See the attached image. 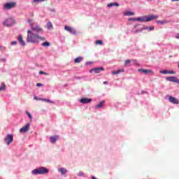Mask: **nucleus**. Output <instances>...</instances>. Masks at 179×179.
<instances>
[{"instance_id":"f257e3e1","label":"nucleus","mask_w":179,"mask_h":179,"mask_svg":"<svg viewBox=\"0 0 179 179\" xmlns=\"http://www.w3.org/2000/svg\"><path fill=\"white\" fill-rule=\"evenodd\" d=\"M36 30L29 29L27 31V43L38 44L40 41H45V37L40 36L38 34H34Z\"/></svg>"},{"instance_id":"f03ea898","label":"nucleus","mask_w":179,"mask_h":179,"mask_svg":"<svg viewBox=\"0 0 179 179\" xmlns=\"http://www.w3.org/2000/svg\"><path fill=\"white\" fill-rule=\"evenodd\" d=\"M27 22L28 23H29L31 30H35L36 33H43V29L40 27V26L38 25H37L36 27H34L33 25V23H31V20L28 19Z\"/></svg>"},{"instance_id":"7ed1b4c3","label":"nucleus","mask_w":179,"mask_h":179,"mask_svg":"<svg viewBox=\"0 0 179 179\" xmlns=\"http://www.w3.org/2000/svg\"><path fill=\"white\" fill-rule=\"evenodd\" d=\"M13 24H15V19L12 17L7 18L3 22V25L7 27H10Z\"/></svg>"},{"instance_id":"20e7f679","label":"nucleus","mask_w":179,"mask_h":179,"mask_svg":"<svg viewBox=\"0 0 179 179\" xmlns=\"http://www.w3.org/2000/svg\"><path fill=\"white\" fill-rule=\"evenodd\" d=\"M4 142L6 145H9L13 142V135L7 134V136L4 138Z\"/></svg>"},{"instance_id":"39448f33","label":"nucleus","mask_w":179,"mask_h":179,"mask_svg":"<svg viewBox=\"0 0 179 179\" xmlns=\"http://www.w3.org/2000/svg\"><path fill=\"white\" fill-rule=\"evenodd\" d=\"M30 129V123H27L25 126H24L22 128L20 129V132L21 134H26L27 131Z\"/></svg>"},{"instance_id":"423d86ee","label":"nucleus","mask_w":179,"mask_h":179,"mask_svg":"<svg viewBox=\"0 0 179 179\" xmlns=\"http://www.w3.org/2000/svg\"><path fill=\"white\" fill-rule=\"evenodd\" d=\"M169 82H173V83H178L179 85V79L176 76L167 77L166 78Z\"/></svg>"},{"instance_id":"0eeeda50","label":"nucleus","mask_w":179,"mask_h":179,"mask_svg":"<svg viewBox=\"0 0 179 179\" xmlns=\"http://www.w3.org/2000/svg\"><path fill=\"white\" fill-rule=\"evenodd\" d=\"M16 6V3L11 2V3H7L4 5L5 9H13Z\"/></svg>"},{"instance_id":"6e6552de","label":"nucleus","mask_w":179,"mask_h":179,"mask_svg":"<svg viewBox=\"0 0 179 179\" xmlns=\"http://www.w3.org/2000/svg\"><path fill=\"white\" fill-rule=\"evenodd\" d=\"M166 97H169V100L170 101V103H172L173 104H178L179 103V101L176 99V97L171 96H166Z\"/></svg>"},{"instance_id":"1a4fd4ad","label":"nucleus","mask_w":179,"mask_h":179,"mask_svg":"<svg viewBox=\"0 0 179 179\" xmlns=\"http://www.w3.org/2000/svg\"><path fill=\"white\" fill-rule=\"evenodd\" d=\"M64 30H66L69 33H71V34H76V31L71 27L65 26Z\"/></svg>"},{"instance_id":"9d476101","label":"nucleus","mask_w":179,"mask_h":179,"mask_svg":"<svg viewBox=\"0 0 179 179\" xmlns=\"http://www.w3.org/2000/svg\"><path fill=\"white\" fill-rule=\"evenodd\" d=\"M146 17V20L147 22H151V20H155L156 19H159V16L158 15H148L145 16Z\"/></svg>"},{"instance_id":"9b49d317","label":"nucleus","mask_w":179,"mask_h":179,"mask_svg":"<svg viewBox=\"0 0 179 179\" xmlns=\"http://www.w3.org/2000/svg\"><path fill=\"white\" fill-rule=\"evenodd\" d=\"M101 71H104V68L99 67V68L92 69L90 70V73H92L93 72H95V73H100Z\"/></svg>"},{"instance_id":"f8f14e48","label":"nucleus","mask_w":179,"mask_h":179,"mask_svg":"<svg viewBox=\"0 0 179 179\" xmlns=\"http://www.w3.org/2000/svg\"><path fill=\"white\" fill-rule=\"evenodd\" d=\"M138 72H141V73H153V71L150 69H138Z\"/></svg>"},{"instance_id":"ddd939ff","label":"nucleus","mask_w":179,"mask_h":179,"mask_svg":"<svg viewBox=\"0 0 179 179\" xmlns=\"http://www.w3.org/2000/svg\"><path fill=\"white\" fill-rule=\"evenodd\" d=\"M18 41L20 44H22L23 46L26 45V43L23 40V36L22 35L18 36Z\"/></svg>"},{"instance_id":"4468645a","label":"nucleus","mask_w":179,"mask_h":179,"mask_svg":"<svg viewBox=\"0 0 179 179\" xmlns=\"http://www.w3.org/2000/svg\"><path fill=\"white\" fill-rule=\"evenodd\" d=\"M80 101L83 104H87L88 103H90V101H92V99L84 98V99H81Z\"/></svg>"},{"instance_id":"2eb2a0df","label":"nucleus","mask_w":179,"mask_h":179,"mask_svg":"<svg viewBox=\"0 0 179 179\" xmlns=\"http://www.w3.org/2000/svg\"><path fill=\"white\" fill-rule=\"evenodd\" d=\"M59 138V136H50L51 143H55V142H57V139H58Z\"/></svg>"},{"instance_id":"dca6fc26","label":"nucleus","mask_w":179,"mask_h":179,"mask_svg":"<svg viewBox=\"0 0 179 179\" xmlns=\"http://www.w3.org/2000/svg\"><path fill=\"white\" fill-rule=\"evenodd\" d=\"M83 61V57H78L74 59L75 64H80Z\"/></svg>"},{"instance_id":"f3484780","label":"nucleus","mask_w":179,"mask_h":179,"mask_svg":"<svg viewBox=\"0 0 179 179\" xmlns=\"http://www.w3.org/2000/svg\"><path fill=\"white\" fill-rule=\"evenodd\" d=\"M156 22L158 24H166L167 23H170L168 20H157Z\"/></svg>"},{"instance_id":"a211bd4d","label":"nucleus","mask_w":179,"mask_h":179,"mask_svg":"<svg viewBox=\"0 0 179 179\" xmlns=\"http://www.w3.org/2000/svg\"><path fill=\"white\" fill-rule=\"evenodd\" d=\"M146 20V16L134 19V20H137L138 22H148Z\"/></svg>"},{"instance_id":"6ab92c4d","label":"nucleus","mask_w":179,"mask_h":179,"mask_svg":"<svg viewBox=\"0 0 179 179\" xmlns=\"http://www.w3.org/2000/svg\"><path fill=\"white\" fill-rule=\"evenodd\" d=\"M106 103V101H101V102H99L96 106V108H101V107H103V104Z\"/></svg>"},{"instance_id":"aec40b11","label":"nucleus","mask_w":179,"mask_h":179,"mask_svg":"<svg viewBox=\"0 0 179 179\" xmlns=\"http://www.w3.org/2000/svg\"><path fill=\"white\" fill-rule=\"evenodd\" d=\"M124 72V69H119L115 71H112V75H118L119 73H121Z\"/></svg>"},{"instance_id":"412c9836","label":"nucleus","mask_w":179,"mask_h":179,"mask_svg":"<svg viewBox=\"0 0 179 179\" xmlns=\"http://www.w3.org/2000/svg\"><path fill=\"white\" fill-rule=\"evenodd\" d=\"M42 47H50L51 43L48 41H45L41 43Z\"/></svg>"},{"instance_id":"4be33fe9","label":"nucleus","mask_w":179,"mask_h":179,"mask_svg":"<svg viewBox=\"0 0 179 179\" xmlns=\"http://www.w3.org/2000/svg\"><path fill=\"white\" fill-rule=\"evenodd\" d=\"M113 6H120V4L118 3H110L108 4V8H113Z\"/></svg>"},{"instance_id":"5701e85b","label":"nucleus","mask_w":179,"mask_h":179,"mask_svg":"<svg viewBox=\"0 0 179 179\" xmlns=\"http://www.w3.org/2000/svg\"><path fill=\"white\" fill-rule=\"evenodd\" d=\"M6 89V85H5V83H1V86L0 87V92H2Z\"/></svg>"},{"instance_id":"b1692460","label":"nucleus","mask_w":179,"mask_h":179,"mask_svg":"<svg viewBox=\"0 0 179 179\" xmlns=\"http://www.w3.org/2000/svg\"><path fill=\"white\" fill-rule=\"evenodd\" d=\"M41 101H46V103H49L50 104H52L54 103V101L47 99H41Z\"/></svg>"},{"instance_id":"393cba45","label":"nucleus","mask_w":179,"mask_h":179,"mask_svg":"<svg viewBox=\"0 0 179 179\" xmlns=\"http://www.w3.org/2000/svg\"><path fill=\"white\" fill-rule=\"evenodd\" d=\"M159 73H162L163 75L169 74V70H161L159 71Z\"/></svg>"},{"instance_id":"a878e982","label":"nucleus","mask_w":179,"mask_h":179,"mask_svg":"<svg viewBox=\"0 0 179 179\" xmlns=\"http://www.w3.org/2000/svg\"><path fill=\"white\" fill-rule=\"evenodd\" d=\"M125 15H126L127 16H134V15H135V13H132V12H131V11H128V12H127V13H125Z\"/></svg>"},{"instance_id":"bb28decb","label":"nucleus","mask_w":179,"mask_h":179,"mask_svg":"<svg viewBox=\"0 0 179 179\" xmlns=\"http://www.w3.org/2000/svg\"><path fill=\"white\" fill-rule=\"evenodd\" d=\"M47 27L48 29H52V23H51V22H49L47 23Z\"/></svg>"},{"instance_id":"cd10ccee","label":"nucleus","mask_w":179,"mask_h":179,"mask_svg":"<svg viewBox=\"0 0 179 179\" xmlns=\"http://www.w3.org/2000/svg\"><path fill=\"white\" fill-rule=\"evenodd\" d=\"M95 44L101 45H103V41H101V40L96 41Z\"/></svg>"},{"instance_id":"c85d7f7f","label":"nucleus","mask_w":179,"mask_h":179,"mask_svg":"<svg viewBox=\"0 0 179 179\" xmlns=\"http://www.w3.org/2000/svg\"><path fill=\"white\" fill-rule=\"evenodd\" d=\"M45 0H34L33 2L34 3H38V2H44Z\"/></svg>"},{"instance_id":"c756f323","label":"nucleus","mask_w":179,"mask_h":179,"mask_svg":"<svg viewBox=\"0 0 179 179\" xmlns=\"http://www.w3.org/2000/svg\"><path fill=\"white\" fill-rule=\"evenodd\" d=\"M39 75H45L46 76H48V73H45L44 71H39Z\"/></svg>"},{"instance_id":"7c9ffc66","label":"nucleus","mask_w":179,"mask_h":179,"mask_svg":"<svg viewBox=\"0 0 179 179\" xmlns=\"http://www.w3.org/2000/svg\"><path fill=\"white\" fill-rule=\"evenodd\" d=\"M27 115H28V117L30 118L31 121V120H33V117L31 116V115L30 114V113L29 112H26Z\"/></svg>"},{"instance_id":"2f4dec72","label":"nucleus","mask_w":179,"mask_h":179,"mask_svg":"<svg viewBox=\"0 0 179 179\" xmlns=\"http://www.w3.org/2000/svg\"><path fill=\"white\" fill-rule=\"evenodd\" d=\"M168 74H169V75H174V74H176V71H169L168 70Z\"/></svg>"},{"instance_id":"473e14b6","label":"nucleus","mask_w":179,"mask_h":179,"mask_svg":"<svg viewBox=\"0 0 179 179\" xmlns=\"http://www.w3.org/2000/svg\"><path fill=\"white\" fill-rule=\"evenodd\" d=\"M147 29H149V30H150V31H152V30H155V27H153V26L148 27H147Z\"/></svg>"},{"instance_id":"72a5a7b5","label":"nucleus","mask_w":179,"mask_h":179,"mask_svg":"<svg viewBox=\"0 0 179 179\" xmlns=\"http://www.w3.org/2000/svg\"><path fill=\"white\" fill-rule=\"evenodd\" d=\"M124 64L126 66L128 65V64H131V60L130 59L126 60Z\"/></svg>"},{"instance_id":"f704fd0d","label":"nucleus","mask_w":179,"mask_h":179,"mask_svg":"<svg viewBox=\"0 0 179 179\" xmlns=\"http://www.w3.org/2000/svg\"><path fill=\"white\" fill-rule=\"evenodd\" d=\"M16 44H17V42H16V41L11 42V45H16Z\"/></svg>"},{"instance_id":"c9c22d12","label":"nucleus","mask_w":179,"mask_h":179,"mask_svg":"<svg viewBox=\"0 0 179 179\" xmlns=\"http://www.w3.org/2000/svg\"><path fill=\"white\" fill-rule=\"evenodd\" d=\"M36 86H37L38 87H41V86H43V84H41V83H38L36 84Z\"/></svg>"},{"instance_id":"e433bc0d","label":"nucleus","mask_w":179,"mask_h":179,"mask_svg":"<svg viewBox=\"0 0 179 179\" xmlns=\"http://www.w3.org/2000/svg\"><path fill=\"white\" fill-rule=\"evenodd\" d=\"M0 50H6V47H3V46H0Z\"/></svg>"},{"instance_id":"4c0bfd02","label":"nucleus","mask_w":179,"mask_h":179,"mask_svg":"<svg viewBox=\"0 0 179 179\" xmlns=\"http://www.w3.org/2000/svg\"><path fill=\"white\" fill-rule=\"evenodd\" d=\"M103 85H108V81H104Z\"/></svg>"},{"instance_id":"58836bf2","label":"nucleus","mask_w":179,"mask_h":179,"mask_svg":"<svg viewBox=\"0 0 179 179\" xmlns=\"http://www.w3.org/2000/svg\"><path fill=\"white\" fill-rule=\"evenodd\" d=\"M179 0H172V2L178 1Z\"/></svg>"},{"instance_id":"ea45409f","label":"nucleus","mask_w":179,"mask_h":179,"mask_svg":"<svg viewBox=\"0 0 179 179\" xmlns=\"http://www.w3.org/2000/svg\"><path fill=\"white\" fill-rule=\"evenodd\" d=\"M135 19H136V18H131V19H129V20H135Z\"/></svg>"},{"instance_id":"a19ab883","label":"nucleus","mask_w":179,"mask_h":179,"mask_svg":"<svg viewBox=\"0 0 179 179\" xmlns=\"http://www.w3.org/2000/svg\"><path fill=\"white\" fill-rule=\"evenodd\" d=\"M176 38H178L179 40V36H176Z\"/></svg>"},{"instance_id":"79ce46f5","label":"nucleus","mask_w":179,"mask_h":179,"mask_svg":"<svg viewBox=\"0 0 179 179\" xmlns=\"http://www.w3.org/2000/svg\"><path fill=\"white\" fill-rule=\"evenodd\" d=\"M90 64H93V62H90Z\"/></svg>"},{"instance_id":"37998d69","label":"nucleus","mask_w":179,"mask_h":179,"mask_svg":"<svg viewBox=\"0 0 179 179\" xmlns=\"http://www.w3.org/2000/svg\"><path fill=\"white\" fill-rule=\"evenodd\" d=\"M35 100H37V97H34Z\"/></svg>"},{"instance_id":"c03bdc74","label":"nucleus","mask_w":179,"mask_h":179,"mask_svg":"<svg viewBox=\"0 0 179 179\" xmlns=\"http://www.w3.org/2000/svg\"><path fill=\"white\" fill-rule=\"evenodd\" d=\"M31 16H34V14L32 13V14H31Z\"/></svg>"},{"instance_id":"a18cd8bd","label":"nucleus","mask_w":179,"mask_h":179,"mask_svg":"<svg viewBox=\"0 0 179 179\" xmlns=\"http://www.w3.org/2000/svg\"><path fill=\"white\" fill-rule=\"evenodd\" d=\"M150 1H152V0H150Z\"/></svg>"}]
</instances>
